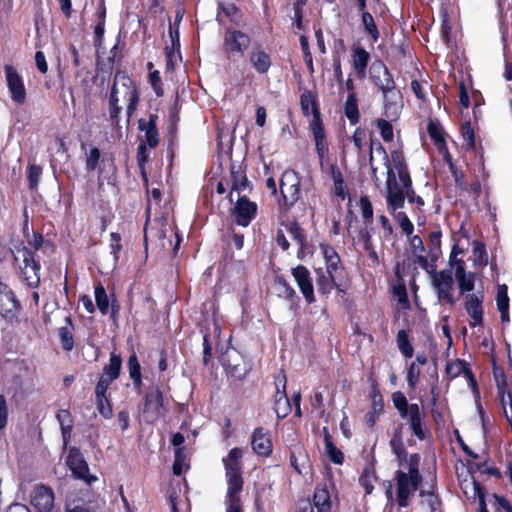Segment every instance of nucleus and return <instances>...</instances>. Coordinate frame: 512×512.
<instances>
[{
    "label": "nucleus",
    "mask_w": 512,
    "mask_h": 512,
    "mask_svg": "<svg viewBox=\"0 0 512 512\" xmlns=\"http://www.w3.org/2000/svg\"><path fill=\"white\" fill-rule=\"evenodd\" d=\"M119 85L124 89L123 98L128 101L126 107L127 121L129 122L137 110L140 102V91L137 84L124 70L115 72L108 99L109 120L113 127H118L122 107L119 105Z\"/></svg>",
    "instance_id": "obj_1"
},
{
    "label": "nucleus",
    "mask_w": 512,
    "mask_h": 512,
    "mask_svg": "<svg viewBox=\"0 0 512 512\" xmlns=\"http://www.w3.org/2000/svg\"><path fill=\"white\" fill-rule=\"evenodd\" d=\"M376 150L380 151L384 155V161L386 166V204L389 212H396L404 208L405 200L407 199L410 204H415L416 209L421 211L425 206L424 199L419 196L414 187L412 179L399 184L397 176L393 169L389 165L388 155L383 145L378 142Z\"/></svg>",
    "instance_id": "obj_2"
},
{
    "label": "nucleus",
    "mask_w": 512,
    "mask_h": 512,
    "mask_svg": "<svg viewBox=\"0 0 512 512\" xmlns=\"http://www.w3.org/2000/svg\"><path fill=\"white\" fill-rule=\"evenodd\" d=\"M421 456L419 453H411L408 464L402 465L394 473L396 487V501L399 507L406 508L409 499L419 489L423 481L420 472Z\"/></svg>",
    "instance_id": "obj_3"
},
{
    "label": "nucleus",
    "mask_w": 512,
    "mask_h": 512,
    "mask_svg": "<svg viewBox=\"0 0 512 512\" xmlns=\"http://www.w3.org/2000/svg\"><path fill=\"white\" fill-rule=\"evenodd\" d=\"M300 107L302 114L305 117L310 116V114L312 115V120L309 123V129L314 138L316 153L322 163L328 147L325 142L326 133L316 92L305 89L300 95Z\"/></svg>",
    "instance_id": "obj_4"
},
{
    "label": "nucleus",
    "mask_w": 512,
    "mask_h": 512,
    "mask_svg": "<svg viewBox=\"0 0 512 512\" xmlns=\"http://www.w3.org/2000/svg\"><path fill=\"white\" fill-rule=\"evenodd\" d=\"M369 77L373 85L383 94V105L386 112L395 104L393 100L401 101L402 94L396 87L394 77L381 59L372 62L369 67Z\"/></svg>",
    "instance_id": "obj_5"
},
{
    "label": "nucleus",
    "mask_w": 512,
    "mask_h": 512,
    "mask_svg": "<svg viewBox=\"0 0 512 512\" xmlns=\"http://www.w3.org/2000/svg\"><path fill=\"white\" fill-rule=\"evenodd\" d=\"M301 179L293 169L283 171L279 181V194L277 195L278 213L286 216L295 206L301 196Z\"/></svg>",
    "instance_id": "obj_6"
},
{
    "label": "nucleus",
    "mask_w": 512,
    "mask_h": 512,
    "mask_svg": "<svg viewBox=\"0 0 512 512\" xmlns=\"http://www.w3.org/2000/svg\"><path fill=\"white\" fill-rule=\"evenodd\" d=\"M14 264L18 267V277L29 288L35 289L40 285L41 264L35 252L26 246L16 247Z\"/></svg>",
    "instance_id": "obj_7"
},
{
    "label": "nucleus",
    "mask_w": 512,
    "mask_h": 512,
    "mask_svg": "<svg viewBox=\"0 0 512 512\" xmlns=\"http://www.w3.org/2000/svg\"><path fill=\"white\" fill-rule=\"evenodd\" d=\"M140 410L148 424L155 423L166 413L164 394L159 385L150 386L144 391Z\"/></svg>",
    "instance_id": "obj_8"
},
{
    "label": "nucleus",
    "mask_w": 512,
    "mask_h": 512,
    "mask_svg": "<svg viewBox=\"0 0 512 512\" xmlns=\"http://www.w3.org/2000/svg\"><path fill=\"white\" fill-rule=\"evenodd\" d=\"M441 237L442 232L440 229L430 232L428 238V255H416L415 263L419 264L426 272H433L435 268H437V261L442 255Z\"/></svg>",
    "instance_id": "obj_9"
},
{
    "label": "nucleus",
    "mask_w": 512,
    "mask_h": 512,
    "mask_svg": "<svg viewBox=\"0 0 512 512\" xmlns=\"http://www.w3.org/2000/svg\"><path fill=\"white\" fill-rule=\"evenodd\" d=\"M66 465L72 472L74 478L83 480L86 484H92L98 480L97 476L90 474L88 464L81 451L77 447L69 449Z\"/></svg>",
    "instance_id": "obj_10"
},
{
    "label": "nucleus",
    "mask_w": 512,
    "mask_h": 512,
    "mask_svg": "<svg viewBox=\"0 0 512 512\" xmlns=\"http://www.w3.org/2000/svg\"><path fill=\"white\" fill-rule=\"evenodd\" d=\"M4 71L6 85L11 94L12 101L18 105L24 104L27 99V91L22 75L10 64L4 65Z\"/></svg>",
    "instance_id": "obj_11"
},
{
    "label": "nucleus",
    "mask_w": 512,
    "mask_h": 512,
    "mask_svg": "<svg viewBox=\"0 0 512 512\" xmlns=\"http://www.w3.org/2000/svg\"><path fill=\"white\" fill-rule=\"evenodd\" d=\"M432 277V284L437 292L439 300H443L450 306H454L455 298L453 297L451 290L453 288V277L449 270H441L433 272H427Z\"/></svg>",
    "instance_id": "obj_12"
},
{
    "label": "nucleus",
    "mask_w": 512,
    "mask_h": 512,
    "mask_svg": "<svg viewBox=\"0 0 512 512\" xmlns=\"http://www.w3.org/2000/svg\"><path fill=\"white\" fill-rule=\"evenodd\" d=\"M258 205L251 201L247 196H240L231 209V216L235 224L247 227L256 217Z\"/></svg>",
    "instance_id": "obj_13"
},
{
    "label": "nucleus",
    "mask_w": 512,
    "mask_h": 512,
    "mask_svg": "<svg viewBox=\"0 0 512 512\" xmlns=\"http://www.w3.org/2000/svg\"><path fill=\"white\" fill-rule=\"evenodd\" d=\"M251 38L248 34L237 29H226L223 37V51L228 55L243 56L249 48Z\"/></svg>",
    "instance_id": "obj_14"
},
{
    "label": "nucleus",
    "mask_w": 512,
    "mask_h": 512,
    "mask_svg": "<svg viewBox=\"0 0 512 512\" xmlns=\"http://www.w3.org/2000/svg\"><path fill=\"white\" fill-rule=\"evenodd\" d=\"M409 424L412 434L419 440L424 441L431 437V432L425 421V415L421 412L417 403H411V409L405 418Z\"/></svg>",
    "instance_id": "obj_15"
},
{
    "label": "nucleus",
    "mask_w": 512,
    "mask_h": 512,
    "mask_svg": "<svg viewBox=\"0 0 512 512\" xmlns=\"http://www.w3.org/2000/svg\"><path fill=\"white\" fill-rule=\"evenodd\" d=\"M291 273L299 287L307 304H313L316 302L312 277L309 269L304 265H297L292 268Z\"/></svg>",
    "instance_id": "obj_16"
},
{
    "label": "nucleus",
    "mask_w": 512,
    "mask_h": 512,
    "mask_svg": "<svg viewBox=\"0 0 512 512\" xmlns=\"http://www.w3.org/2000/svg\"><path fill=\"white\" fill-rule=\"evenodd\" d=\"M484 293H472L465 295L464 308L470 316V327L483 325L484 309H483Z\"/></svg>",
    "instance_id": "obj_17"
},
{
    "label": "nucleus",
    "mask_w": 512,
    "mask_h": 512,
    "mask_svg": "<svg viewBox=\"0 0 512 512\" xmlns=\"http://www.w3.org/2000/svg\"><path fill=\"white\" fill-rule=\"evenodd\" d=\"M250 66L258 74H266L272 66V56L260 43H255L248 54Z\"/></svg>",
    "instance_id": "obj_18"
},
{
    "label": "nucleus",
    "mask_w": 512,
    "mask_h": 512,
    "mask_svg": "<svg viewBox=\"0 0 512 512\" xmlns=\"http://www.w3.org/2000/svg\"><path fill=\"white\" fill-rule=\"evenodd\" d=\"M55 495L53 489L49 486L40 484L34 487L31 496V504L37 512H52L54 507Z\"/></svg>",
    "instance_id": "obj_19"
},
{
    "label": "nucleus",
    "mask_w": 512,
    "mask_h": 512,
    "mask_svg": "<svg viewBox=\"0 0 512 512\" xmlns=\"http://www.w3.org/2000/svg\"><path fill=\"white\" fill-rule=\"evenodd\" d=\"M20 308V301L14 292L7 284L0 282V315L11 320Z\"/></svg>",
    "instance_id": "obj_20"
},
{
    "label": "nucleus",
    "mask_w": 512,
    "mask_h": 512,
    "mask_svg": "<svg viewBox=\"0 0 512 512\" xmlns=\"http://www.w3.org/2000/svg\"><path fill=\"white\" fill-rule=\"evenodd\" d=\"M316 286L321 296L328 297L335 288L338 292L345 293L347 282L325 273L322 269L316 271Z\"/></svg>",
    "instance_id": "obj_21"
},
{
    "label": "nucleus",
    "mask_w": 512,
    "mask_h": 512,
    "mask_svg": "<svg viewBox=\"0 0 512 512\" xmlns=\"http://www.w3.org/2000/svg\"><path fill=\"white\" fill-rule=\"evenodd\" d=\"M251 446L255 454L260 457H269L273 451L270 433L263 427H257L252 433Z\"/></svg>",
    "instance_id": "obj_22"
},
{
    "label": "nucleus",
    "mask_w": 512,
    "mask_h": 512,
    "mask_svg": "<svg viewBox=\"0 0 512 512\" xmlns=\"http://www.w3.org/2000/svg\"><path fill=\"white\" fill-rule=\"evenodd\" d=\"M158 114L152 113L149 119L141 118L138 120V129L145 132V143L149 148L154 149L159 144V132L157 128Z\"/></svg>",
    "instance_id": "obj_23"
},
{
    "label": "nucleus",
    "mask_w": 512,
    "mask_h": 512,
    "mask_svg": "<svg viewBox=\"0 0 512 512\" xmlns=\"http://www.w3.org/2000/svg\"><path fill=\"white\" fill-rule=\"evenodd\" d=\"M94 294H95L96 306L99 309V311L103 315H106L108 313L109 307H110L111 308L110 316L112 319H116V317L118 316V313H119V309H120L117 299L113 298L110 303L107 292H106L105 288L103 287V285L100 283L95 286Z\"/></svg>",
    "instance_id": "obj_24"
},
{
    "label": "nucleus",
    "mask_w": 512,
    "mask_h": 512,
    "mask_svg": "<svg viewBox=\"0 0 512 512\" xmlns=\"http://www.w3.org/2000/svg\"><path fill=\"white\" fill-rule=\"evenodd\" d=\"M388 161L395 175L397 174L398 176L397 181L399 182V184H402L412 179L402 149L398 148L392 150L390 152V159L388 158Z\"/></svg>",
    "instance_id": "obj_25"
},
{
    "label": "nucleus",
    "mask_w": 512,
    "mask_h": 512,
    "mask_svg": "<svg viewBox=\"0 0 512 512\" xmlns=\"http://www.w3.org/2000/svg\"><path fill=\"white\" fill-rule=\"evenodd\" d=\"M391 451L395 455L398 467L408 464V460L411 458V454L407 453L403 442L402 428L397 427L389 441Z\"/></svg>",
    "instance_id": "obj_26"
},
{
    "label": "nucleus",
    "mask_w": 512,
    "mask_h": 512,
    "mask_svg": "<svg viewBox=\"0 0 512 512\" xmlns=\"http://www.w3.org/2000/svg\"><path fill=\"white\" fill-rule=\"evenodd\" d=\"M274 286L278 297L288 301L292 308L298 307L300 297L283 275H276L274 277Z\"/></svg>",
    "instance_id": "obj_27"
},
{
    "label": "nucleus",
    "mask_w": 512,
    "mask_h": 512,
    "mask_svg": "<svg viewBox=\"0 0 512 512\" xmlns=\"http://www.w3.org/2000/svg\"><path fill=\"white\" fill-rule=\"evenodd\" d=\"M352 66L359 79L366 76V70L370 61V53L362 46L352 47Z\"/></svg>",
    "instance_id": "obj_28"
},
{
    "label": "nucleus",
    "mask_w": 512,
    "mask_h": 512,
    "mask_svg": "<svg viewBox=\"0 0 512 512\" xmlns=\"http://www.w3.org/2000/svg\"><path fill=\"white\" fill-rule=\"evenodd\" d=\"M285 388L286 377L283 376L282 390L279 389V384H276V393L274 395V411L278 419H284L292 409Z\"/></svg>",
    "instance_id": "obj_29"
},
{
    "label": "nucleus",
    "mask_w": 512,
    "mask_h": 512,
    "mask_svg": "<svg viewBox=\"0 0 512 512\" xmlns=\"http://www.w3.org/2000/svg\"><path fill=\"white\" fill-rule=\"evenodd\" d=\"M230 183H231V192L229 193L230 201L232 202V192L236 191L238 193H241L245 191L249 185L250 182L246 176L245 170L241 168L240 165H235L234 163L231 164L230 167Z\"/></svg>",
    "instance_id": "obj_30"
},
{
    "label": "nucleus",
    "mask_w": 512,
    "mask_h": 512,
    "mask_svg": "<svg viewBox=\"0 0 512 512\" xmlns=\"http://www.w3.org/2000/svg\"><path fill=\"white\" fill-rule=\"evenodd\" d=\"M227 499L228 501L240 502V493L243 490L244 479L242 472H227Z\"/></svg>",
    "instance_id": "obj_31"
},
{
    "label": "nucleus",
    "mask_w": 512,
    "mask_h": 512,
    "mask_svg": "<svg viewBox=\"0 0 512 512\" xmlns=\"http://www.w3.org/2000/svg\"><path fill=\"white\" fill-rule=\"evenodd\" d=\"M437 490V477H436V462L434 461V473L432 478L428 483L427 490H421L419 495L421 497L429 496L428 505L430 512H443L442 511V501L439 495L436 493Z\"/></svg>",
    "instance_id": "obj_32"
},
{
    "label": "nucleus",
    "mask_w": 512,
    "mask_h": 512,
    "mask_svg": "<svg viewBox=\"0 0 512 512\" xmlns=\"http://www.w3.org/2000/svg\"><path fill=\"white\" fill-rule=\"evenodd\" d=\"M313 505L317 512H331V496L326 484H317L313 494Z\"/></svg>",
    "instance_id": "obj_33"
},
{
    "label": "nucleus",
    "mask_w": 512,
    "mask_h": 512,
    "mask_svg": "<svg viewBox=\"0 0 512 512\" xmlns=\"http://www.w3.org/2000/svg\"><path fill=\"white\" fill-rule=\"evenodd\" d=\"M127 369H128L129 377L132 380L133 387H134L135 391H137L138 393H141L142 385H143L141 365L139 363L138 357L134 350L128 357Z\"/></svg>",
    "instance_id": "obj_34"
},
{
    "label": "nucleus",
    "mask_w": 512,
    "mask_h": 512,
    "mask_svg": "<svg viewBox=\"0 0 512 512\" xmlns=\"http://www.w3.org/2000/svg\"><path fill=\"white\" fill-rule=\"evenodd\" d=\"M322 432L325 452L330 461L336 465H342L345 460L343 452L335 446L333 438L330 435L329 429L327 427H323Z\"/></svg>",
    "instance_id": "obj_35"
},
{
    "label": "nucleus",
    "mask_w": 512,
    "mask_h": 512,
    "mask_svg": "<svg viewBox=\"0 0 512 512\" xmlns=\"http://www.w3.org/2000/svg\"><path fill=\"white\" fill-rule=\"evenodd\" d=\"M358 240L363 243V248L365 252L367 253L368 259L370 261L371 266H377L379 265V257L377 254V251L375 250V247L372 243V236L370 234V231L367 227L361 228L358 231Z\"/></svg>",
    "instance_id": "obj_36"
},
{
    "label": "nucleus",
    "mask_w": 512,
    "mask_h": 512,
    "mask_svg": "<svg viewBox=\"0 0 512 512\" xmlns=\"http://www.w3.org/2000/svg\"><path fill=\"white\" fill-rule=\"evenodd\" d=\"M285 228H286L287 232L289 233V235L291 236V238L299 246L298 255L300 253H304L308 248L307 239H306L304 229L299 225V223L297 222L296 219L288 221L285 224Z\"/></svg>",
    "instance_id": "obj_37"
},
{
    "label": "nucleus",
    "mask_w": 512,
    "mask_h": 512,
    "mask_svg": "<svg viewBox=\"0 0 512 512\" xmlns=\"http://www.w3.org/2000/svg\"><path fill=\"white\" fill-rule=\"evenodd\" d=\"M66 325L58 328V337L64 351L70 352L74 348V324L71 316L65 318Z\"/></svg>",
    "instance_id": "obj_38"
},
{
    "label": "nucleus",
    "mask_w": 512,
    "mask_h": 512,
    "mask_svg": "<svg viewBox=\"0 0 512 512\" xmlns=\"http://www.w3.org/2000/svg\"><path fill=\"white\" fill-rule=\"evenodd\" d=\"M468 471L471 474L479 472L481 475L493 476L496 479L502 478L500 470L494 466L488 457L479 462L469 463Z\"/></svg>",
    "instance_id": "obj_39"
},
{
    "label": "nucleus",
    "mask_w": 512,
    "mask_h": 512,
    "mask_svg": "<svg viewBox=\"0 0 512 512\" xmlns=\"http://www.w3.org/2000/svg\"><path fill=\"white\" fill-rule=\"evenodd\" d=\"M56 419L58 420L61 428L62 438L64 447L67 446L71 438V432L73 429V418L68 409H60L56 413Z\"/></svg>",
    "instance_id": "obj_40"
},
{
    "label": "nucleus",
    "mask_w": 512,
    "mask_h": 512,
    "mask_svg": "<svg viewBox=\"0 0 512 512\" xmlns=\"http://www.w3.org/2000/svg\"><path fill=\"white\" fill-rule=\"evenodd\" d=\"M242 457L243 451L241 448L234 447L232 448L228 455L223 458L222 462L225 468V473L227 472H242Z\"/></svg>",
    "instance_id": "obj_41"
},
{
    "label": "nucleus",
    "mask_w": 512,
    "mask_h": 512,
    "mask_svg": "<svg viewBox=\"0 0 512 512\" xmlns=\"http://www.w3.org/2000/svg\"><path fill=\"white\" fill-rule=\"evenodd\" d=\"M122 369V358L115 352L110 353L109 363L104 365L101 377L115 381L120 377Z\"/></svg>",
    "instance_id": "obj_42"
},
{
    "label": "nucleus",
    "mask_w": 512,
    "mask_h": 512,
    "mask_svg": "<svg viewBox=\"0 0 512 512\" xmlns=\"http://www.w3.org/2000/svg\"><path fill=\"white\" fill-rule=\"evenodd\" d=\"M378 476L373 464L366 465L359 476V484L364 488L365 495H370L374 490V484L377 482Z\"/></svg>",
    "instance_id": "obj_43"
},
{
    "label": "nucleus",
    "mask_w": 512,
    "mask_h": 512,
    "mask_svg": "<svg viewBox=\"0 0 512 512\" xmlns=\"http://www.w3.org/2000/svg\"><path fill=\"white\" fill-rule=\"evenodd\" d=\"M344 114L349 120L350 125H356L360 121V111L358 107V98L354 95H347L344 103Z\"/></svg>",
    "instance_id": "obj_44"
},
{
    "label": "nucleus",
    "mask_w": 512,
    "mask_h": 512,
    "mask_svg": "<svg viewBox=\"0 0 512 512\" xmlns=\"http://www.w3.org/2000/svg\"><path fill=\"white\" fill-rule=\"evenodd\" d=\"M427 132L436 148L443 147L447 144L445 140L444 130L438 120L430 119L427 124Z\"/></svg>",
    "instance_id": "obj_45"
},
{
    "label": "nucleus",
    "mask_w": 512,
    "mask_h": 512,
    "mask_svg": "<svg viewBox=\"0 0 512 512\" xmlns=\"http://www.w3.org/2000/svg\"><path fill=\"white\" fill-rule=\"evenodd\" d=\"M361 22L365 33L370 37L373 43H376L380 38V32L372 14L370 12H363L361 14Z\"/></svg>",
    "instance_id": "obj_46"
},
{
    "label": "nucleus",
    "mask_w": 512,
    "mask_h": 512,
    "mask_svg": "<svg viewBox=\"0 0 512 512\" xmlns=\"http://www.w3.org/2000/svg\"><path fill=\"white\" fill-rule=\"evenodd\" d=\"M396 343L399 351L405 358H411L414 354V348L409 338V332L401 329L396 336Z\"/></svg>",
    "instance_id": "obj_47"
},
{
    "label": "nucleus",
    "mask_w": 512,
    "mask_h": 512,
    "mask_svg": "<svg viewBox=\"0 0 512 512\" xmlns=\"http://www.w3.org/2000/svg\"><path fill=\"white\" fill-rule=\"evenodd\" d=\"M370 389H371V408L370 410L383 413L384 411V399L379 389L378 382L375 378L370 377Z\"/></svg>",
    "instance_id": "obj_48"
},
{
    "label": "nucleus",
    "mask_w": 512,
    "mask_h": 512,
    "mask_svg": "<svg viewBox=\"0 0 512 512\" xmlns=\"http://www.w3.org/2000/svg\"><path fill=\"white\" fill-rule=\"evenodd\" d=\"M326 273L347 282V271L341 263L340 256L325 261Z\"/></svg>",
    "instance_id": "obj_49"
},
{
    "label": "nucleus",
    "mask_w": 512,
    "mask_h": 512,
    "mask_svg": "<svg viewBox=\"0 0 512 512\" xmlns=\"http://www.w3.org/2000/svg\"><path fill=\"white\" fill-rule=\"evenodd\" d=\"M147 146L148 145L144 141H141L138 144L137 154H136L137 165L139 168L140 175H141L143 181L146 183L148 182V176H147V172H146V163L148 162V159H149V154L147 152Z\"/></svg>",
    "instance_id": "obj_50"
},
{
    "label": "nucleus",
    "mask_w": 512,
    "mask_h": 512,
    "mask_svg": "<svg viewBox=\"0 0 512 512\" xmlns=\"http://www.w3.org/2000/svg\"><path fill=\"white\" fill-rule=\"evenodd\" d=\"M101 151L98 147H91L89 152L86 153L85 170L86 172H93L98 169V173H102L100 165Z\"/></svg>",
    "instance_id": "obj_51"
},
{
    "label": "nucleus",
    "mask_w": 512,
    "mask_h": 512,
    "mask_svg": "<svg viewBox=\"0 0 512 512\" xmlns=\"http://www.w3.org/2000/svg\"><path fill=\"white\" fill-rule=\"evenodd\" d=\"M391 400L400 417L406 418V414H408L411 409V404L408 403L404 393L401 391L393 392L391 395Z\"/></svg>",
    "instance_id": "obj_52"
},
{
    "label": "nucleus",
    "mask_w": 512,
    "mask_h": 512,
    "mask_svg": "<svg viewBox=\"0 0 512 512\" xmlns=\"http://www.w3.org/2000/svg\"><path fill=\"white\" fill-rule=\"evenodd\" d=\"M469 363L462 359H456L455 361H449L446 364V375L449 380H452L460 375H463L466 367Z\"/></svg>",
    "instance_id": "obj_53"
},
{
    "label": "nucleus",
    "mask_w": 512,
    "mask_h": 512,
    "mask_svg": "<svg viewBox=\"0 0 512 512\" xmlns=\"http://www.w3.org/2000/svg\"><path fill=\"white\" fill-rule=\"evenodd\" d=\"M474 497L478 499V512H489L486 503V488L472 477Z\"/></svg>",
    "instance_id": "obj_54"
},
{
    "label": "nucleus",
    "mask_w": 512,
    "mask_h": 512,
    "mask_svg": "<svg viewBox=\"0 0 512 512\" xmlns=\"http://www.w3.org/2000/svg\"><path fill=\"white\" fill-rule=\"evenodd\" d=\"M490 503L494 512H512L511 502L502 495L491 494Z\"/></svg>",
    "instance_id": "obj_55"
},
{
    "label": "nucleus",
    "mask_w": 512,
    "mask_h": 512,
    "mask_svg": "<svg viewBox=\"0 0 512 512\" xmlns=\"http://www.w3.org/2000/svg\"><path fill=\"white\" fill-rule=\"evenodd\" d=\"M473 256H474V264L478 266H486L487 252L485 243L482 241H474L473 242Z\"/></svg>",
    "instance_id": "obj_56"
},
{
    "label": "nucleus",
    "mask_w": 512,
    "mask_h": 512,
    "mask_svg": "<svg viewBox=\"0 0 512 512\" xmlns=\"http://www.w3.org/2000/svg\"><path fill=\"white\" fill-rule=\"evenodd\" d=\"M393 218L398 222L404 234L407 236L412 235L414 231V225L408 218L407 214L403 211L390 212Z\"/></svg>",
    "instance_id": "obj_57"
},
{
    "label": "nucleus",
    "mask_w": 512,
    "mask_h": 512,
    "mask_svg": "<svg viewBox=\"0 0 512 512\" xmlns=\"http://www.w3.org/2000/svg\"><path fill=\"white\" fill-rule=\"evenodd\" d=\"M186 459L185 448L178 447L174 450V461L172 471L175 476H181L183 473V465Z\"/></svg>",
    "instance_id": "obj_58"
},
{
    "label": "nucleus",
    "mask_w": 512,
    "mask_h": 512,
    "mask_svg": "<svg viewBox=\"0 0 512 512\" xmlns=\"http://www.w3.org/2000/svg\"><path fill=\"white\" fill-rule=\"evenodd\" d=\"M382 139L385 142H391L394 138L393 127L390 121L385 119H377L375 122Z\"/></svg>",
    "instance_id": "obj_59"
},
{
    "label": "nucleus",
    "mask_w": 512,
    "mask_h": 512,
    "mask_svg": "<svg viewBox=\"0 0 512 512\" xmlns=\"http://www.w3.org/2000/svg\"><path fill=\"white\" fill-rule=\"evenodd\" d=\"M41 174H42L41 166L36 165V164H29L27 166V178H28L29 188L31 190L37 188L39 181H40Z\"/></svg>",
    "instance_id": "obj_60"
},
{
    "label": "nucleus",
    "mask_w": 512,
    "mask_h": 512,
    "mask_svg": "<svg viewBox=\"0 0 512 512\" xmlns=\"http://www.w3.org/2000/svg\"><path fill=\"white\" fill-rule=\"evenodd\" d=\"M451 33L452 25L447 12L444 11L441 22V38L448 47H452Z\"/></svg>",
    "instance_id": "obj_61"
},
{
    "label": "nucleus",
    "mask_w": 512,
    "mask_h": 512,
    "mask_svg": "<svg viewBox=\"0 0 512 512\" xmlns=\"http://www.w3.org/2000/svg\"><path fill=\"white\" fill-rule=\"evenodd\" d=\"M225 368V371L229 377H232L235 380H242L245 378L247 374V369L242 366L241 364H235L232 365L230 363L223 365Z\"/></svg>",
    "instance_id": "obj_62"
},
{
    "label": "nucleus",
    "mask_w": 512,
    "mask_h": 512,
    "mask_svg": "<svg viewBox=\"0 0 512 512\" xmlns=\"http://www.w3.org/2000/svg\"><path fill=\"white\" fill-rule=\"evenodd\" d=\"M27 242L35 250L34 252L40 250L42 247L53 248L52 242L50 240H45L40 232H33L31 238H29Z\"/></svg>",
    "instance_id": "obj_63"
},
{
    "label": "nucleus",
    "mask_w": 512,
    "mask_h": 512,
    "mask_svg": "<svg viewBox=\"0 0 512 512\" xmlns=\"http://www.w3.org/2000/svg\"><path fill=\"white\" fill-rule=\"evenodd\" d=\"M149 84L157 97H162L164 95L162 80L158 70H153L149 73Z\"/></svg>",
    "instance_id": "obj_64"
}]
</instances>
